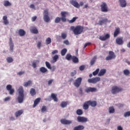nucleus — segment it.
Instances as JSON below:
<instances>
[{
    "label": "nucleus",
    "instance_id": "obj_16",
    "mask_svg": "<svg viewBox=\"0 0 130 130\" xmlns=\"http://www.w3.org/2000/svg\"><path fill=\"white\" fill-rule=\"evenodd\" d=\"M87 102L89 106H91V107H96L97 106V102L95 101H87Z\"/></svg>",
    "mask_w": 130,
    "mask_h": 130
},
{
    "label": "nucleus",
    "instance_id": "obj_53",
    "mask_svg": "<svg viewBox=\"0 0 130 130\" xmlns=\"http://www.w3.org/2000/svg\"><path fill=\"white\" fill-rule=\"evenodd\" d=\"M63 43L66 44V45H70V42L68 40L63 41Z\"/></svg>",
    "mask_w": 130,
    "mask_h": 130
},
{
    "label": "nucleus",
    "instance_id": "obj_37",
    "mask_svg": "<svg viewBox=\"0 0 130 130\" xmlns=\"http://www.w3.org/2000/svg\"><path fill=\"white\" fill-rule=\"evenodd\" d=\"M72 61H73L74 63H77V62H79V58L76 56H73L72 57Z\"/></svg>",
    "mask_w": 130,
    "mask_h": 130
},
{
    "label": "nucleus",
    "instance_id": "obj_10",
    "mask_svg": "<svg viewBox=\"0 0 130 130\" xmlns=\"http://www.w3.org/2000/svg\"><path fill=\"white\" fill-rule=\"evenodd\" d=\"M6 89L7 91H9V94L10 95H13L14 93H15V89L14 88H12V85L8 84L6 86Z\"/></svg>",
    "mask_w": 130,
    "mask_h": 130
},
{
    "label": "nucleus",
    "instance_id": "obj_29",
    "mask_svg": "<svg viewBox=\"0 0 130 130\" xmlns=\"http://www.w3.org/2000/svg\"><path fill=\"white\" fill-rule=\"evenodd\" d=\"M23 114V110H20L17 111L15 113V115L16 117H18V116H21Z\"/></svg>",
    "mask_w": 130,
    "mask_h": 130
},
{
    "label": "nucleus",
    "instance_id": "obj_58",
    "mask_svg": "<svg viewBox=\"0 0 130 130\" xmlns=\"http://www.w3.org/2000/svg\"><path fill=\"white\" fill-rule=\"evenodd\" d=\"M37 47L39 48V49H40L41 47V42H39L37 44Z\"/></svg>",
    "mask_w": 130,
    "mask_h": 130
},
{
    "label": "nucleus",
    "instance_id": "obj_38",
    "mask_svg": "<svg viewBox=\"0 0 130 130\" xmlns=\"http://www.w3.org/2000/svg\"><path fill=\"white\" fill-rule=\"evenodd\" d=\"M96 59H97V56H94L93 57L92 59H91L90 61V66H93V64H94V63H95V62L96 61Z\"/></svg>",
    "mask_w": 130,
    "mask_h": 130
},
{
    "label": "nucleus",
    "instance_id": "obj_42",
    "mask_svg": "<svg viewBox=\"0 0 130 130\" xmlns=\"http://www.w3.org/2000/svg\"><path fill=\"white\" fill-rule=\"evenodd\" d=\"M115 110H114V108L113 107H110L109 108V113H114Z\"/></svg>",
    "mask_w": 130,
    "mask_h": 130
},
{
    "label": "nucleus",
    "instance_id": "obj_9",
    "mask_svg": "<svg viewBox=\"0 0 130 130\" xmlns=\"http://www.w3.org/2000/svg\"><path fill=\"white\" fill-rule=\"evenodd\" d=\"M67 15H69V13L66 11H62L61 12V20L62 22H67Z\"/></svg>",
    "mask_w": 130,
    "mask_h": 130
},
{
    "label": "nucleus",
    "instance_id": "obj_8",
    "mask_svg": "<svg viewBox=\"0 0 130 130\" xmlns=\"http://www.w3.org/2000/svg\"><path fill=\"white\" fill-rule=\"evenodd\" d=\"M82 80V79L81 77H79L76 79L74 83V85L75 86V87H76V88H79V87L81 86Z\"/></svg>",
    "mask_w": 130,
    "mask_h": 130
},
{
    "label": "nucleus",
    "instance_id": "obj_30",
    "mask_svg": "<svg viewBox=\"0 0 130 130\" xmlns=\"http://www.w3.org/2000/svg\"><path fill=\"white\" fill-rule=\"evenodd\" d=\"M30 85H32V81L31 80H28L23 83L24 87H28V86H30Z\"/></svg>",
    "mask_w": 130,
    "mask_h": 130
},
{
    "label": "nucleus",
    "instance_id": "obj_24",
    "mask_svg": "<svg viewBox=\"0 0 130 130\" xmlns=\"http://www.w3.org/2000/svg\"><path fill=\"white\" fill-rule=\"evenodd\" d=\"M18 34L19 36L22 37L23 36H25L26 35V31L24 30L23 29H20L18 31Z\"/></svg>",
    "mask_w": 130,
    "mask_h": 130
},
{
    "label": "nucleus",
    "instance_id": "obj_56",
    "mask_svg": "<svg viewBox=\"0 0 130 130\" xmlns=\"http://www.w3.org/2000/svg\"><path fill=\"white\" fill-rule=\"evenodd\" d=\"M80 71H84L85 70V66L82 65L79 67Z\"/></svg>",
    "mask_w": 130,
    "mask_h": 130
},
{
    "label": "nucleus",
    "instance_id": "obj_50",
    "mask_svg": "<svg viewBox=\"0 0 130 130\" xmlns=\"http://www.w3.org/2000/svg\"><path fill=\"white\" fill-rule=\"evenodd\" d=\"M128 116H130V111H127L124 113V117H128Z\"/></svg>",
    "mask_w": 130,
    "mask_h": 130
},
{
    "label": "nucleus",
    "instance_id": "obj_49",
    "mask_svg": "<svg viewBox=\"0 0 130 130\" xmlns=\"http://www.w3.org/2000/svg\"><path fill=\"white\" fill-rule=\"evenodd\" d=\"M7 62H8L9 63H11V62H13L14 60L13 59V58L11 57H8L7 58Z\"/></svg>",
    "mask_w": 130,
    "mask_h": 130
},
{
    "label": "nucleus",
    "instance_id": "obj_52",
    "mask_svg": "<svg viewBox=\"0 0 130 130\" xmlns=\"http://www.w3.org/2000/svg\"><path fill=\"white\" fill-rule=\"evenodd\" d=\"M99 71H100V69H97L95 71H94L92 73V75L93 76H96V75L98 74V73H99Z\"/></svg>",
    "mask_w": 130,
    "mask_h": 130
},
{
    "label": "nucleus",
    "instance_id": "obj_13",
    "mask_svg": "<svg viewBox=\"0 0 130 130\" xmlns=\"http://www.w3.org/2000/svg\"><path fill=\"white\" fill-rule=\"evenodd\" d=\"M71 5L74 6L75 8H77V9L80 8V5L76 0H71L70 1Z\"/></svg>",
    "mask_w": 130,
    "mask_h": 130
},
{
    "label": "nucleus",
    "instance_id": "obj_3",
    "mask_svg": "<svg viewBox=\"0 0 130 130\" xmlns=\"http://www.w3.org/2000/svg\"><path fill=\"white\" fill-rule=\"evenodd\" d=\"M43 15H44V17H43L44 21L46 23H48V22L50 21V18L49 17V13L48 12V9H45L44 11Z\"/></svg>",
    "mask_w": 130,
    "mask_h": 130
},
{
    "label": "nucleus",
    "instance_id": "obj_54",
    "mask_svg": "<svg viewBox=\"0 0 130 130\" xmlns=\"http://www.w3.org/2000/svg\"><path fill=\"white\" fill-rule=\"evenodd\" d=\"M57 53H58V50H53V51L52 52L51 54H52V55H54V54H57Z\"/></svg>",
    "mask_w": 130,
    "mask_h": 130
},
{
    "label": "nucleus",
    "instance_id": "obj_48",
    "mask_svg": "<svg viewBox=\"0 0 130 130\" xmlns=\"http://www.w3.org/2000/svg\"><path fill=\"white\" fill-rule=\"evenodd\" d=\"M123 74L125 76H128V75L130 74L129 71H128L127 69H125L123 71Z\"/></svg>",
    "mask_w": 130,
    "mask_h": 130
},
{
    "label": "nucleus",
    "instance_id": "obj_47",
    "mask_svg": "<svg viewBox=\"0 0 130 130\" xmlns=\"http://www.w3.org/2000/svg\"><path fill=\"white\" fill-rule=\"evenodd\" d=\"M61 37L62 39H63V40L66 39L67 37V34L65 32L61 33Z\"/></svg>",
    "mask_w": 130,
    "mask_h": 130
},
{
    "label": "nucleus",
    "instance_id": "obj_6",
    "mask_svg": "<svg viewBox=\"0 0 130 130\" xmlns=\"http://www.w3.org/2000/svg\"><path fill=\"white\" fill-rule=\"evenodd\" d=\"M109 54V55L106 57V60H111V59H113L116 57L115 54L112 51H110Z\"/></svg>",
    "mask_w": 130,
    "mask_h": 130
},
{
    "label": "nucleus",
    "instance_id": "obj_41",
    "mask_svg": "<svg viewBox=\"0 0 130 130\" xmlns=\"http://www.w3.org/2000/svg\"><path fill=\"white\" fill-rule=\"evenodd\" d=\"M66 58L67 59V60H72L73 59V56L71 54H67Z\"/></svg>",
    "mask_w": 130,
    "mask_h": 130
},
{
    "label": "nucleus",
    "instance_id": "obj_35",
    "mask_svg": "<svg viewBox=\"0 0 130 130\" xmlns=\"http://www.w3.org/2000/svg\"><path fill=\"white\" fill-rule=\"evenodd\" d=\"M59 58L58 55H55L53 57H52V62H56L57 61V59Z\"/></svg>",
    "mask_w": 130,
    "mask_h": 130
},
{
    "label": "nucleus",
    "instance_id": "obj_5",
    "mask_svg": "<svg viewBox=\"0 0 130 130\" xmlns=\"http://www.w3.org/2000/svg\"><path fill=\"white\" fill-rule=\"evenodd\" d=\"M100 80H101L100 77H96L95 78H92L91 79H88L87 82L91 84H96V83L100 82Z\"/></svg>",
    "mask_w": 130,
    "mask_h": 130
},
{
    "label": "nucleus",
    "instance_id": "obj_22",
    "mask_svg": "<svg viewBox=\"0 0 130 130\" xmlns=\"http://www.w3.org/2000/svg\"><path fill=\"white\" fill-rule=\"evenodd\" d=\"M108 21V19L107 18H105L102 20H100L98 23V25H100V26H102L103 24H106L107 22Z\"/></svg>",
    "mask_w": 130,
    "mask_h": 130
},
{
    "label": "nucleus",
    "instance_id": "obj_7",
    "mask_svg": "<svg viewBox=\"0 0 130 130\" xmlns=\"http://www.w3.org/2000/svg\"><path fill=\"white\" fill-rule=\"evenodd\" d=\"M101 9L102 12H103L104 13H107V12H108V7H107L106 3H102V4L101 5Z\"/></svg>",
    "mask_w": 130,
    "mask_h": 130
},
{
    "label": "nucleus",
    "instance_id": "obj_23",
    "mask_svg": "<svg viewBox=\"0 0 130 130\" xmlns=\"http://www.w3.org/2000/svg\"><path fill=\"white\" fill-rule=\"evenodd\" d=\"M3 23L4 25H9L10 22H9V20H8V16H4L3 17Z\"/></svg>",
    "mask_w": 130,
    "mask_h": 130
},
{
    "label": "nucleus",
    "instance_id": "obj_31",
    "mask_svg": "<svg viewBox=\"0 0 130 130\" xmlns=\"http://www.w3.org/2000/svg\"><path fill=\"white\" fill-rule=\"evenodd\" d=\"M120 30L119 28H117L115 29V31L114 32V37H117V35L119 34Z\"/></svg>",
    "mask_w": 130,
    "mask_h": 130
},
{
    "label": "nucleus",
    "instance_id": "obj_61",
    "mask_svg": "<svg viewBox=\"0 0 130 130\" xmlns=\"http://www.w3.org/2000/svg\"><path fill=\"white\" fill-rule=\"evenodd\" d=\"M36 19H37V16H34L31 18V21L32 22H35V21H36Z\"/></svg>",
    "mask_w": 130,
    "mask_h": 130
},
{
    "label": "nucleus",
    "instance_id": "obj_62",
    "mask_svg": "<svg viewBox=\"0 0 130 130\" xmlns=\"http://www.w3.org/2000/svg\"><path fill=\"white\" fill-rule=\"evenodd\" d=\"M53 79H51L48 81V85H51L52 84V82H53Z\"/></svg>",
    "mask_w": 130,
    "mask_h": 130
},
{
    "label": "nucleus",
    "instance_id": "obj_43",
    "mask_svg": "<svg viewBox=\"0 0 130 130\" xmlns=\"http://www.w3.org/2000/svg\"><path fill=\"white\" fill-rule=\"evenodd\" d=\"M51 43V39L50 38H47L46 40V44L48 45Z\"/></svg>",
    "mask_w": 130,
    "mask_h": 130
},
{
    "label": "nucleus",
    "instance_id": "obj_19",
    "mask_svg": "<svg viewBox=\"0 0 130 130\" xmlns=\"http://www.w3.org/2000/svg\"><path fill=\"white\" fill-rule=\"evenodd\" d=\"M120 7L125 8L126 7V1L125 0H119Z\"/></svg>",
    "mask_w": 130,
    "mask_h": 130
},
{
    "label": "nucleus",
    "instance_id": "obj_18",
    "mask_svg": "<svg viewBox=\"0 0 130 130\" xmlns=\"http://www.w3.org/2000/svg\"><path fill=\"white\" fill-rule=\"evenodd\" d=\"M30 31L34 34H38V29H37V28L35 26H31L30 28Z\"/></svg>",
    "mask_w": 130,
    "mask_h": 130
},
{
    "label": "nucleus",
    "instance_id": "obj_45",
    "mask_svg": "<svg viewBox=\"0 0 130 130\" xmlns=\"http://www.w3.org/2000/svg\"><path fill=\"white\" fill-rule=\"evenodd\" d=\"M47 111V107L45 106H43L41 109V112H46Z\"/></svg>",
    "mask_w": 130,
    "mask_h": 130
},
{
    "label": "nucleus",
    "instance_id": "obj_60",
    "mask_svg": "<svg viewBox=\"0 0 130 130\" xmlns=\"http://www.w3.org/2000/svg\"><path fill=\"white\" fill-rule=\"evenodd\" d=\"M24 74H25V72L24 71H21L17 73V75H18V76H22V75H24Z\"/></svg>",
    "mask_w": 130,
    "mask_h": 130
},
{
    "label": "nucleus",
    "instance_id": "obj_33",
    "mask_svg": "<svg viewBox=\"0 0 130 130\" xmlns=\"http://www.w3.org/2000/svg\"><path fill=\"white\" fill-rule=\"evenodd\" d=\"M40 71L41 72V73L45 74V73H47L48 70L47 69L45 68V67H41L40 68Z\"/></svg>",
    "mask_w": 130,
    "mask_h": 130
},
{
    "label": "nucleus",
    "instance_id": "obj_1",
    "mask_svg": "<svg viewBox=\"0 0 130 130\" xmlns=\"http://www.w3.org/2000/svg\"><path fill=\"white\" fill-rule=\"evenodd\" d=\"M70 29L73 31L75 35H80V34H82L84 32V27L81 25H77L75 27L72 26L70 27Z\"/></svg>",
    "mask_w": 130,
    "mask_h": 130
},
{
    "label": "nucleus",
    "instance_id": "obj_59",
    "mask_svg": "<svg viewBox=\"0 0 130 130\" xmlns=\"http://www.w3.org/2000/svg\"><path fill=\"white\" fill-rule=\"evenodd\" d=\"M79 93L80 95L83 94V88L81 87L79 89Z\"/></svg>",
    "mask_w": 130,
    "mask_h": 130
},
{
    "label": "nucleus",
    "instance_id": "obj_51",
    "mask_svg": "<svg viewBox=\"0 0 130 130\" xmlns=\"http://www.w3.org/2000/svg\"><path fill=\"white\" fill-rule=\"evenodd\" d=\"M46 67L49 69V70L51 68V65H50V63H49V62L46 61L45 62Z\"/></svg>",
    "mask_w": 130,
    "mask_h": 130
},
{
    "label": "nucleus",
    "instance_id": "obj_21",
    "mask_svg": "<svg viewBox=\"0 0 130 130\" xmlns=\"http://www.w3.org/2000/svg\"><path fill=\"white\" fill-rule=\"evenodd\" d=\"M51 98H52V99H53V100L55 102H58V99H57V94H55V93H51Z\"/></svg>",
    "mask_w": 130,
    "mask_h": 130
},
{
    "label": "nucleus",
    "instance_id": "obj_39",
    "mask_svg": "<svg viewBox=\"0 0 130 130\" xmlns=\"http://www.w3.org/2000/svg\"><path fill=\"white\" fill-rule=\"evenodd\" d=\"M30 94L31 96L36 95V90L34 88H31L30 91Z\"/></svg>",
    "mask_w": 130,
    "mask_h": 130
},
{
    "label": "nucleus",
    "instance_id": "obj_26",
    "mask_svg": "<svg viewBox=\"0 0 130 130\" xmlns=\"http://www.w3.org/2000/svg\"><path fill=\"white\" fill-rule=\"evenodd\" d=\"M89 103H88V101H86L84 103L83 105V108L84 110H87L89 109Z\"/></svg>",
    "mask_w": 130,
    "mask_h": 130
},
{
    "label": "nucleus",
    "instance_id": "obj_12",
    "mask_svg": "<svg viewBox=\"0 0 130 130\" xmlns=\"http://www.w3.org/2000/svg\"><path fill=\"white\" fill-rule=\"evenodd\" d=\"M77 121L78 122H82V123L87 122L88 121V118L83 116H78L77 117Z\"/></svg>",
    "mask_w": 130,
    "mask_h": 130
},
{
    "label": "nucleus",
    "instance_id": "obj_57",
    "mask_svg": "<svg viewBox=\"0 0 130 130\" xmlns=\"http://www.w3.org/2000/svg\"><path fill=\"white\" fill-rule=\"evenodd\" d=\"M55 69H56L55 66H52V67H51V68H50L49 70H51L52 72H54V71H55Z\"/></svg>",
    "mask_w": 130,
    "mask_h": 130
},
{
    "label": "nucleus",
    "instance_id": "obj_46",
    "mask_svg": "<svg viewBox=\"0 0 130 130\" xmlns=\"http://www.w3.org/2000/svg\"><path fill=\"white\" fill-rule=\"evenodd\" d=\"M61 20V18H60V17H57L56 18H55V20H54V22H55V23H59V22H60V20Z\"/></svg>",
    "mask_w": 130,
    "mask_h": 130
},
{
    "label": "nucleus",
    "instance_id": "obj_11",
    "mask_svg": "<svg viewBox=\"0 0 130 130\" xmlns=\"http://www.w3.org/2000/svg\"><path fill=\"white\" fill-rule=\"evenodd\" d=\"M110 38V35L109 34H105V36H100L99 37V40L102 41H105V40H107V39H109Z\"/></svg>",
    "mask_w": 130,
    "mask_h": 130
},
{
    "label": "nucleus",
    "instance_id": "obj_34",
    "mask_svg": "<svg viewBox=\"0 0 130 130\" xmlns=\"http://www.w3.org/2000/svg\"><path fill=\"white\" fill-rule=\"evenodd\" d=\"M60 106L62 107V108H64V107H67V106H68V102H62Z\"/></svg>",
    "mask_w": 130,
    "mask_h": 130
},
{
    "label": "nucleus",
    "instance_id": "obj_55",
    "mask_svg": "<svg viewBox=\"0 0 130 130\" xmlns=\"http://www.w3.org/2000/svg\"><path fill=\"white\" fill-rule=\"evenodd\" d=\"M77 74V72L76 71H74L73 72H71V77H74V76H76Z\"/></svg>",
    "mask_w": 130,
    "mask_h": 130
},
{
    "label": "nucleus",
    "instance_id": "obj_63",
    "mask_svg": "<svg viewBox=\"0 0 130 130\" xmlns=\"http://www.w3.org/2000/svg\"><path fill=\"white\" fill-rule=\"evenodd\" d=\"M32 66L34 69H36V67H37V65L36 64V62H32Z\"/></svg>",
    "mask_w": 130,
    "mask_h": 130
},
{
    "label": "nucleus",
    "instance_id": "obj_14",
    "mask_svg": "<svg viewBox=\"0 0 130 130\" xmlns=\"http://www.w3.org/2000/svg\"><path fill=\"white\" fill-rule=\"evenodd\" d=\"M116 42L118 45H122L123 44V38L118 37L116 39Z\"/></svg>",
    "mask_w": 130,
    "mask_h": 130
},
{
    "label": "nucleus",
    "instance_id": "obj_20",
    "mask_svg": "<svg viewBox=\"0 0 130 130\" xmlns=\"http://www.w3.org/2000/svg\"><path fill=\"white\" fill-rule=\"evenodd\" d=\"M60 122L62 124H71V123H72V121L69 120H66L65 119H62L60 120Z\"/></svg>",
    "mask_w": 130,
    "mask_h": 130
},
{
    "label": "nucleus",
    "instance_id": "obj_28",
    "mask_svg": "<svg viewBox=\"0 0 130 130\" xmlns=\"http://www.w3.org/2000/svg\"><path fill=\"white\" fill-rule=\"evenodd\" d=\"M85 128V127L82 125H79L78 126H75L73 130H83Z\"/></svg>",
    "mask_w": 130,
    "mask_h": 130
},
{
    "label": "nucleus",
    "instance_id": "obj_4",
    "mask_svg": "<svg viewBox=\"0 0 130 130\" xmlns=\"http://www.w3.org/2000/svg\"><path fill=\"white\" fill-rule=\"evenodd\" d=\"M123 89L121 87H118L117 86H114L112 87L111 92L114 94H117V93H119V92H121Z\"/></svg>",
    "mask_w": 130,
    "mask_h": 130
},
{
    "label": "nucleus",
    "instance_id": "obj_40",
    "mask_svg": "<svg viewBox=\"0 0 130 130\" xmlns=\"http://www.w3.org/2000/svg\"><path fill=\"white\" fill-rule=\"evenodd\" d=\"M68 50L66 48H64L61 51V55L62 56H64L66 55V53H67Z\"/></svg>",
    "mask_w": 130,
    "mask_h": 130
},
{
    "label": "nucleus",
    "instance_id": "obj_27",
    "mask_svg": "<svg viewBox=\"0 0 130 130\" xmlns=\"http://www.w3.org/2000/svg\"><path fill=\"white\" fill-rule=\"evenodd\" d=\"M106 73V69H101L98 74L99 77H101L102 76H104Z\"/></svg>",
    "mask_w": 130,
    "mask_h": 130
},
{
    "label": "nucleus",
    "instance_id": "obj_32",
    "mask_svg": "<svg viewBox=\"0 0 130 130\" xmlns=\"http://www.w3.org/2000/svg\"><path fill=\"white\" fill-rule=\"evenodd\" d=\"M78 18L79 17H74L72 18V19L68 20V21L69 22V23H70V24H72V23H75L77 19H78Z\"/></svg>",
    "mask_w": 130,
    "mask_h": 130
},
{
    "label": "nucleus",
    "instance_id": "obj_2",
    "mask_svg": "<svg viewBox=\"0 0 130 130\" xmlns=\"http://www.w3.org/2000/svg\"><path fill=\"white\" fill-rule=\"evenodd\" d=\"M18 96H17V100L18 103H23L24 102V88L22 86H20L18 89Z\"/></svg>",
    "mask_w": 130,
    "mask_h": 130
},
{
    "label": "nucleus",
    "instance_id": "obj_17",
    "mask_svg": "<svg viewBox=\"0 0 130 130\" xmlns=\"http://www.w3.org/2000/svg\"><path fill=\"white\" fill-rule=\"evenodd\" d=\"M9 46H10V51H11V52H13L14 50V44L13 43L12 38H10L9 39Z\"/></svg>",
    "mask_w": 130,
    "mask_h": 130
},
{
    "label": "nucleus",
    "instance_id": "obj_64",
    "mask_svg": "<svg viewBox=\"0 0 130 130\" xmlns=\"http://www.w3.org/2000/svg\"><path fill=\"white\" fill-rule=\"evenodd\" d=\"M11 99V97L8 96L4 99V101H9Z\"/></svg>",
    "mask_w": 130,
    "mask_h": 130
},
{
    "label": "nucleus",
    "instance_id": "obj_15",
    "mask_svg": "<svg viewBox=\"0 0 130 130\" xmlns=\"http://www.w3.org/2000/svg\"><path fill=\"white\" fill-rule=\"evenodd\" d=\"M97 89L95 87H88L85 89L86 93H90V92H96Z\"/></svg>",
    "mask_w": 130,
    "mask_h": 130
},
{
    "label": "nucleus",
    "instance_id": "obj_36",
    "mask_svg": "<svg viewBox=\"0 0 130 130\" xmlns=\"http://www.w3.org/2000/svg\"><path fill=\"white\" fill-rule=\"evenodd\" d=\"M4 6L5 7H11V6H12V4H11L9 1H5L4 3Z\"/></svg>",
    "mask_w": 130,
    "mask_h": 130
},
{
    "label": "nucleus",
    "instance_id": "obj_44",
    "mask_svg": "<svg viewBox=\"0 0 130 130\" xmlns=\"http://www.w3.org/2000/svg\"><path fill=\"white\" fill-rule=\"evenodd\" d=\"M76 113L77 115H82L83 114V111L81 109H78L76 111Z\"/></svg>",
    "mask_w": 130,
    "mask_h": 130
},
{
    "label": "nucleus",
    "instance_id": "obj_25",
    "mask_svg": "<svg viewBox=\"0 0 130 130\" xmlns=\"http://www.w3.org/2000/svg\"><path fill=\"white\" fill-rule=\"evenodd\" d=\"M41 100V99L40 98H38L36 99L34 103L33 107H36L38 104H39V103L40 102V101Z\"/></svg>",
    "mask_w": 130,
    "mask_h": 130
}]
</instances>
